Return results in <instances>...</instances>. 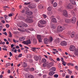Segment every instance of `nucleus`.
<instances>
[{"instance_id":"nucleus-32","label":"nucleus","mask_w":78,"mask_h":78,"mask_svg":"<svg viewBox=\"0 0 78 78\" xmlns=\"http://www.w3.org/2000/svg\"><path fill=\"white\" fill-rule=\"evenodd\" d=\"M58 6V4L56 2H55L53 5V6L54 7H55V8L56 7Z\"/></svg>"},{"instance_id":"nucleus-60","label":"nucleus","mask_w":78,"mask_h":78,"mask_svg":"<svg viewBox=\"0 0 78 78\" xmlns=\"http://www.w3.org/2000/svg\"><path fill=\"white\" fill-rule=\"evenodd\" d=\"M51 28H55V26H54V25H52L51 26Z\"/></svg>"},{"instance_id":"nucleus-27","label":"nucleus","mask_w":78,"mask_h":78,"mask_svg":"<svg viewBox=\"0 0 78 78\" xmlns=\"http://www.w3.org/2000/svg\"><path fill=\"white\" fill-rule=\"evenodd\" d=\"M9 37H12V34H11V32L9 31Z\"/></svg>"},{"instance_id":"nucleus-45","label":"nucleus","mask_w":78,"mask_h":78,"mask_svg":"<svg viewBox=\"0 0 78 78\" xmlns=\"http://www.w3.org/2000/svg\"><path fill=\"white\" fill-rule=\"evenodd\" d=\"M30 2H25L24 3V5H29V4H30Z\"/></svg>"},{"instance_id":"nucleus-23","label":"nucleus","mask_w":78,"mask_h":78,"mask_svg":"<svg viewBox=\"0 0 78 78\" xmlns=\"http://www.w3.org/2000/svg\"><path fill=\"white\" fill-rule=\"evenodd\" d=\"M51 22H53V23H56L57 22L56 21V20L55 18H52L51 20Z\"/></svg>"},{"instance_id":"nucleus-12","label":"nucleus","mask_w":78,"mask_h":78,"mask_svg":"<svg viewBox=\"0 0 78 78\" xmlns=\"http://www.w3.org/2000/svg\"><path fill=\"white\" fill-rule=\"evenodd\" d=\"M25 13L27 15H31L33 14V12L31 11H27Z\"/></svg>"},{"instance_id":"nucleus-47","label":"nucleus","mask_w":78,"mask_h":78,"mask_svg":"<svg viewBox=\"0 0 78 78\" xmlns=\"http://www.w3.org/2000/svg\"><path fill=\"white\" fill-rule=\"evenodd\" d=\"M62 64L63 65V66H66V62H62Z\"/></svg>"},{"instance_id":"nucleus-48","label":"nucleus","mask_w":78,"mask_h":78,"mask_svg":"<svg viewBox=\"0 0 78 78\" xmlns=\"http://www.w3.org/2000/svg\"><path fill=\"white\" fill-rule=\"evenodd\" d=\"M43 16L44 17V18H47V16L45 14H43Z\"/></svg>"},{"instance_id":"nucleus-59","label":"nucleus","mask_w":78,"mask_h":78,"mask_svg":"<svg viewBox=\"0 0 78 78\" xmlns=\"http://www.w3.org/2000/svg\"><path fill=\"white\" fill-rule=\"evenodd\" d=\"M4 8H9V7H8V6H3Z\"/></svg>"},{"instance_id":"nucleus-39","label":"nucleus","mask_w":78,"mask_h":78,"mask_svg":"<svg viewBox=\"0 0 78 78\" xmlns=\"http://www.w3.org/2000/svg\"><path fill=\"white\" fill-rule=\"evenodd\" d=\"M5 42H2L1 41L0 42V45H5Z\"/></svg>"},{"instance_id":"nucleus-37","label":"nucleus","mask_w":78,"mask_h":78,"mask_svg":"<svg viewBox=\"0 0 78 78\" xmlns=\"http://www.w3.org/2000/svg\"><path fill=\"white\" fill-rule=\"evenodd\" d=\"M13 42L14 43H16V42H19V41L17 40H16L13 39Z\"/></svg>"},{"instance_id":"nucleus-62","label":"nucleus","mask_w":78,"mask_h":78,"mask_svg":"<svg viewBox=\"0 0 78 78\" xmlns=\"http://www.w3.org/2000/svg\"><path fill=\"white\" fill-rule=\"evenodd\" d=\"M62 76H66V74H65V73H62Z\"/></svg>"},{"instance_id":"nucleus-52","label":"nucleus","mask_w":78,"mask_h":78,"mask_svg":"<svg viewBox=\"0 0 78 78\" xmlns=\"http://www.w3.org/2000/svg\"><path fill=\"white\" fill-rule=\"evenodd\" d=\"M54 1H55V0H51V4H53V3Z\"/></svg>"},{"instance_id":"nucleus-19","label":"nucleus","mask_w":78,"mask_h":78,"mask_svg":"<svg viewBox=\"0 0 78 78\" xmlns=\"http://www.w3.org/2000/svg\"><path fill=\"white\" fill-rule=\"evenodd\" d=\"M48 63H49V62H46L44 63L43 65V67H46V66H47L48 65Z\"/></svg>"},{"instance_id":"nucleus-36","label":"nucleus","mask_w":78,"mask_h":78,"mask_svg":"<svg viewBox=\"0 0 78 78\" xmlns=\"http://www.w3.org/2000/svg\"><path fill=\"white\" fill-rule=\"evenodd\" d=\"M48 58L49 59H50V60L51 61H52V62H53V61H54V60H53V58H51V57H48Z\"/></svg>"},{"instance_id":"nucleus-53","label":"nucleus","mask_w":78,"mask_h":78,"mask_svg":"<svg viewBox=\"0 0 78 78\" xmlns=\"http://www.w3.org/2000/svg\"><path fill=\"white\" fill-rule=\"evenodd\" d=\"M75 69L78 71V66H75Z\"/></svg>"},{"instance_id":"nucleus-34","label":"nucleus","mask_w":78,"mask_h":78,"mask_svg":"<svg viewBox=\"0 0 78 78\" xmlns=\"http://www.w3.org/2000/svg\"><path fill=\"white\" fill-rule=\"evenodd\" d=\"M46 61H47V60H46V59H45V58H43L42 59V62H46Z\"/></svg>"},{"instance_id":"nucleus-58","label":"nucleus","mask_w":78,"mask_h":78,"mask_svg":"<svg viewBox=\"0 0 78 78\" xmlns=\"http://www.w3.org/2000/svg\"><path fill=\"white\" fill-rule=\"evenodd\" d=\"M2 50L4 51H7V49L5 48H3Z\"/></svg>"},{"instance_id":"nucleus-63","label":"nucleus","mask_w":78,"mask_h":78,"mask_svg":"<svg viewBox=\"0 0 78 78\" xmlns=\"http://www.w3.org/2000/svg\"><path fill=\"white\" fill-rule=\"evenodd\" d=\"M46 76H47V75H44L43 76V78H46Z\"/></svg>"},{"instance_id":"nucleus-10","label":"nucleus","mask_w":78,"mask_h":78,"mask_svg":"<svg viewBox=\"0 0 78 78\" xmlns=\"http://www.w3.org/2000/svg\"><path fill=\"white\" fill-rule=\"evenodd\" d=\"M44 44H48V43L49 42L48 39V38H44Z\"/></svg>"},{"instance_id":"nucleus-29","label":"nucleus","mask_w":78,"mask_h":78,"mask_svg":"<svg viewBox=\"0 0 78 78\" xmlns=\"http://www.w3.org/2000/svg\"><path fill=\"white\" fill-rule=\"evenodd\" d=\"M22 27H28V25L25 23H23V24H22Z\"/></svg>"},{"instance_id":"nucleus-21","label":"nucleus","mask_w":78,"mask_h":78,"mask_svg":"<svg viewBox=\"0 0 78 78\" xmlns=\"http://www.w3.org/2000/svg\"><path fill=\"white\" fill-rule=\"evenodd\" d=\"M26 78H34V76H33L30 75L28 76H26Z\"/></svg>"},{"instance_id":"nucleus-4","label":"nucleus","mask_w":78,"mask_h":78,"mask_svg":"<svg viewBox=\"0 0 78 78\" xmlns=\"http://www.w3.org/2000/svg\"><path fill=\"white\" fill-rule=\"evenodd\" d=\"M29 8L33 9V8H35L36 7V4H31L28 5Z\"/></svg>"},{"instance_id":"nucleus-18","label":"nucleus","mask_w":78,"mask_h":78,"mask_svg":"<svg viewBox=\"0 0 78 78\" xmlns=\"http://www.w3.org/2000/svg\"><path fill=\"white\" fill-rule=\"evenodd\" d=\"M27 66V63L23 62L22 63V67H26Z\"/></svg>"},{"instance_id":"nucleus-11","label":"nucleus","mask_w":78,"mask_h":78,"mask_svg":"<svg viewBox=\"0 0 78 78\" xmlns=\"http://www.w3.org/2000/svg\"><path fill=\"white\" fill-rule=\"evenodd\" d=\"M61 45L62 46L67 45V42L65 41H63L61 43Z\"/></svg>"},{"instance_id":"nucleus-51","label":"nucleus","mask_w":78,"mask_h":78,"mask_svg":"<svg viewBox=\"0 0 78 78\" xmlns=\"http://www.w3.org/2000/svg\"><path fill=\"white\" fill-rule=\"evenodd\" d=\"M21 12H22V13H25V9H23V10H22V11Z\"/></svg>"},{"instance_id":"nucleus-41","label":"nucleus","mask_w":78,"mask_h":78,"mask_svg":"<svg viewBox=\"0 0 78 78\" xmlns=\"http://www.w3.org/2000/svg\"><path fill=\"white\" fill-rule=\"evenodd\" d=\"M30 71H34V68L33 67L31 68L30 69Z\"/></svg>"},{"instance_id":"nucleus-33","label":"nucleus","mask_w":78,"mask_h":78,"mask_svg":"<svg viewBox=\"0 0 78 78\" xmlns=\"http://www.w3.org/2000/svg\"><path fill=\"white\" fill-rule=\"evenodd\" d=\"M55 42L57 43L59 42V38H56L55 39Z\"/></svg>"},{"instance_id":"nucleus-20","label":"nucleus","mask_w":78,"mask_h":78,"mask_svg":"<svg viewBox=\"0 0 78 78\" xmlns=\"http://www.w3.org/2000/svg\"><path fill=\"white\" fill-rule=\"evenodd\" d=\"M34 59L36 61H37L39 60V58L37 56L35 55L34 56Z\"/></svg>"},{"instance_id":"nucleus-7","label":"nucleus","mask_w":78,"mask_h":78,"mask_svg":"<svg viewBox=\"0 0 78 78\" xmlns=\"http://www.w3.org/2000/svg\"><path fill=\"white\" fill-rule=\"evenodd\" d=\"M66 8H68L69 9H72L73 8V6L70 3H69L67 5Z\"/></svg>"},{"instance_id":"nucleus-61","label":"nucleus","mask_w":78,"mask_h":78,"mask_svg":"<svg viewBox=\"0 0 78 78\" xmlns=\"http://www.w3.org/2000/svg\"><path fill=\"white\" fill-rule=\"evenodd\" d=\"M57 61H60V59H59V58H57Z\"/></svg>"},{"instance_id":"nucleus-5","label":"nucleus","mask_w":78,"mask_h":78,"mask_svg":"<svg viewBox=\"0 0 78 78\" xmlns=\"http://www.w3.org/2000/svg\"><path fill=\"white\" fill-rule=\"evenodd\" d=\"M23 44L25 45H29V44H31V41L30 40H27L26 41H24L23 42Z\"/></svg>"},{"instance_id":"nucleus-17","label":"nucleus","mask_w":78,"mask_h":78,"mask_svg":"<svg viewBox=\"0 0 78 78\" xmlns=\"http://www.w3.org/2000/svg\"><path fill=\"white\" fill-rule=\"evenodd\" d=\"M25 38L23 37H21L19 38V40L20 41H25Z\"/></svg>"},{"instance_id":"nucleus-57","label":"nucleus","mask_w":78,"mask_h":78,"mask_svg":"<svg viewBox=\"0 0 78 78\" xmlns=\"http://www.w3.org/2000/svg\"><path fill=\"white\" fill-rule=\"evenodd\" d=\"M24 51L25 53H27V52L28 51V50L26 49Z\"/></svg>"},{"instance_id":"nucleus-22","label":"nucleus","mask_w":78,"mask_h":78,"mask_svg":"<svg viewBox=\"0 0 78 78\" xmlns=\"http://www.w3.org/2000/svg\"><path fill=\"white\" fill-rule=\"evenodd\" d=\"M70 2L71 3H72L73 5H76V2H75V1L73 0H70Z\"/></svg>"},{"instance_id":"nucleus-49","label":"nucleus","mask_w":78,"mask_h":78,"mask_svg":"<svg viewBox=\"0 0 78 78\" xmlns=\"http://www.w3.org/2000/svg\"><path fill=\"white\" fill-rule=\"evenodd\" d=\"M9 55H10V57H11V56H12V53H11V52H9Z\"/></svg>"},{"instance_id":"nucleus-43","label":"nucleus","mask_w":78,"mask_h":78,"mask_svg":"<svg viewBox=\"0 0 78 78\" xmlns=\"http://www.w3.org/2000/svg\"><path fill=\"white\" fill-rule=\"evenodd\" d=\"M22 56V54H20L18 56V58H21V57Z\"/></svg>"},{"instance_id":"nucleus-13","label":"nucleus","mask_w":78,"mask_h":78,"mask_svg":"<svg viewBox=\"0 0 78 78\" xmlns=\"http://www.w3.org/2000/svg\"><path fill=\"white\" fill-rule=\"evenodd\" d=\"M53 66V64L52 62H51L49 63L47 67L48 69H50V67H51Z\"/></svg>"},{"instance_id":"nucleus-64","label":"nucleus","mask_w":78,"mask_h":78,"mask_svg":"<svg viewBox=\"0 0 78 78\" xmlns=\"http://www.w3.org/2000/svg\"><path fill=\"white\" fill-rule=\"evenodd\" d=\"M0 19H1V20H3V17H0Z\"/></svg>"},{"instance_id":"nucleus-9","label":"nucleus","mask_w":78,"mask_h":78,"mask_svg":"<svg viewBox=\"0 0 78 78\" xmlns=\"http://www.w3.org/2000/svg\"><path fill=\"white\" fill-rule=\"evenodd\" d=\"M25 21L27 22H28V23H32L33 21L32 19H27L25 20Z\"/></svg>"},{"instance_id":"nucleus-8","label":"nucleus","mask_w":78,"mask_h":78,"mask_svg":"<svg viewBox=\"0 0 78 78\" xmlns=\"http://www.w3.org/2000/svg\"><path fill=\"white\" fill-rule=\"evenodd\" d=\"M63 14L65 17H67L68 16V14L67 13V12L65 10H64L63 11Z\"/></svg>"},{"instance_id":"nucleus-14","label":"nucleus","mask_w":78,"mask_h":78,"mask_svg":"<svg viewBox=\"0 0 78 78\" xmlns=\"http://www.w3.org/2000/svg\"><path fill=\"white\" fill-rule=\"evenodd\" d=\"M40 23L41 24L45 25V24H46V21L44 20H42L40 21Z\"/></svg>"},{"instance_id":"nucleus-1","label":"nucleus","mask_w":78,"mask_h":78,"mask_svg":"<svg viewBox=\"0 0 78 78\" xmlns=\"http://www.w3.org/2000/svg\"><path fill=\"white\" fill-rule=\"evenodd\" d=\"M70 51H75V55L76 56H78V48L76 49L75 46L73 45L70 46L69 48Z\"/></svg>"},{"instance_id":"nucleus-25","label":"nucleus","mask_w":78,"mask_h":78,"mask_svg":"<svg viewBox=\"0 0 78 78\" xmlns=\"http://www.w3.org/2000/svg\"><path fill=\"white\" fill-rule=\"evenodd\" d=\"M71 21V19H66L65 20V22L66 23H69V22H70Z\"/></svg>"},{"instance_id":"nucleus-6","label":"nucleus","mask_w":78,"mask_h":78,"mask_svg":"<svg viewBox=\"0 0 78 78\" xmlns=\"http://www.w3.org/2000/svg\"><path fill=\"white\" fill-rule=\"evenodd\" d=\"M71 21L73 23H75L76 22V18L75 17H73L72 19H71Z\"/></svg>"},{"instance_id":"nucleus-54","label":"nucleus","mask_w":78,"mask_h":78,"mask_svg":"<svg viewBox=\"0 0 78 78\" xmlns=\"http://www.w3.org/2000/svg\"><path fill=\"white\" fill-rule=\"evenodd\" d=\"M2 33L3 34H4L5 36H7V35H8V34H7V33H6V32L3 33Z\"/></svg>"},{"instance_id":"nucleus-15","label":"nucleus","mask_w":78,"mask_h":78,"mask_svg":"<svg viewBox=\"0 0 78 78\" xmlns=\"http://www.w3.org/2000/svg\"><path fill=\"white\" fill-rule=\"evenodd\" d=\"M48 40L49 42H52V41H53V38L52 37L50 36L49 37Z\"/></svg>"},{"instance_id":"nucleus-55","label":"nucleus","mask_w":78,"mask_h":78,"mask_svg":"<svg viewBox=\"0 0 78 78\" xmlns=\"http://www.w3.org/2000/svg\"><path fill=\"white\" fill-rule=\"evenodd\" d=\"M9 17H12V14L11 13L9 14Z\"/></svg>"},{"instance_id":"nucleus-28","label":"nucleus","mask_w":78,"mask_h":78,"mask_svg":"<svg viewBox=\"0 0 78 78\" xmlns=\"http://www.w3.org/2000/svg\"><path fill=\"white\" fill-rule=\"evenodd\" d=\"M47 9L48 11H51L52 10V8L50 6H49L48 8Z\"/></svg>"},{"instance_id":"nucleus-50","label":"nucleus","mask_w":78,"mask_h":78,"mask_svg":"<svg viewBox=\"0 0 78 78\" xmlns=\"http://www.w3.org/2000/svg\"><path fill=\"white\" fill-rule=\"evenodd\" d=\"M3 29V27L2 26L0 27V32Z\"/></svg>"},{"instance_id":"nucleus-26","label":"nucleus","mask_w":78,"mask_h":78,"mask_svg":"<svg viewBox=\"0 0 78 78\" xmlns=\"http://www.w3.org/2000/svg\"><path fill=\"white\" fill-rule=\"evenodd\" d=\"M48 14L49 16H51V15H52L53 14V12H48Z\"/></svg>"},{"instance_id":"nucleus-24","label":"nucleus","mask_w":78,"mask_h":78,"mask_svg":"<svg viewBox=\"0 0 78 78\" xmlns=\"http://www.w3.org/2000/svg\"><path fill=\"white\" fill-rule=\"evenodd\" d=\"M55 72H53V71H51L49 73V75L50 76H52V75H53L54 74H55Z\"/></svg>"},{"instance_id":"nucleus-2","label":"nucleus","mask_w":78,"mask_h":78,"mask_svg":"<svg viewBox=\"0 0 78 78\" xmlns=\"http://www.w3.org/2000/svg\"><path fill=\"white\" fill-rule=\"evenodd\" d=\"M37 37L39 42H42V39L44 37L41 35H37Z\"/></svg>"},{"instance_id":"nucleus-31","label":"nucleus","mask_w":78,"mask_h":78,"mask_svg":"<svg viewBox=\"0 0 78 78\" xmlns=\"http://www.w3.org/2000/svg\"><path fill=\"white\" fill-rule=\"evenodd\" d=\"M75 36V32H73L71 35V37H73Z\"/></svg>"},{"instance_id":"nucleus-44","label":"nucleus","mask_w":78,"mask_h":78,"mask_svg":"<svg viewBox=\"0 0 78 78\" xmlns=\"http://www.w3.org/2000/svg\"><path fill=\"white\" fill-rule=\"evenodd\" d=\"M6 27L7 28H8L9 27V25L8 24H6Z\"/></svg>"},{"instance_id":"nucleus-46","label":"nucleus","mask_w":78,"mask_h":78,"mask_svg":"<svg viewBox=\"0 0 78 78\" xmlns=\"http://www.w3.org/2000/svg\"><path fill=\"white\" fill-rule=\"evenodd\" d=\"M7 66H10V65H11V63L9 62V63H6V64Z\"/></svg>"},{"instance_id":"nucleus-38","label":"nucleus","mask_w":78,"mask_h":78,"mask_svg":"<svg viewBox=\"0 0 78 78\" xmlns=\"http://www.w3.org/2000/svg\"><path fill=\"white\" fill-rule=\"evenodd\" d=\"M4 17H5V19H8V18H9V16L6 15H4Z\"/></svg>"},{"instance_id":"nucleus-3","label":"nucleus","mask_w":78,"mask_h":78,"mask_svg":"<svg viewBox=\"0 0 78 78\" xmlns=\"http://www.w3.org/2000/svg\"><path fill=\"white\" fill-rule=\"evenodd\" d=\"M64 29H65V27H64L58 26L57 28V31L60 32V31H63Z\"/></svg>"},{"instance_id":"nucleus-40","label":"nucleus","mask_w":78,"mask_h":78,"mask_svg":"<svg viewBox=\"0 0 78 78\" xmlns=\"http://www.w3.org/2000/svg\"><path fill=\"white\" fill-rule=\"evenodd\" d=\"M58 11H60V12H62V8L61 7L58 9Z\"/></svg>"},{"instance_id":"nucleus-16","label":"nucleus","mask_w":78,"mask_h":78,"mask_svg":"<svg viewBox=\"0 0 78 78\" xmlns=\"http://www.w3.org/2000/svg\"><path fill=\"white\" fill-rule=\"evenodd\" d=\"M50 70L51 72H55L56 70V68L55 67H52L50 69Z\"/></svg>"},{"instance_id":"nucleus-30","label":"nucleus","mask_w":78,"mask_h":78,"mask_svg":"<svg viewBox=\"0 0 78 78\" xmlns=\"http://www.w3.org/2000/svg\"><path fill=\"white\" fill-rule=\"evenodd\" d=\"M43 6L42 5H40L38 6L39 8H40L41 9H43Z\"/></svg>"},{"instance_id":"nucleus-42","label":"nucleus","mask_w":78,"mask_h":78,"mask_svg":"<svg viewBox=\"0 0 78 78\" xmlns=\"http://www.w3.org/2000/svg\"><path fill=\"white\" fill-rule=\"evenodd\" d=\"M55 78H58V74H55L54 76Z\"/></svg>"},{"instance_id":"nucleus-35","label":"nucleus","mask_w":78,"mask_h":78,"mask_svg":"<svg viewBox=\"0 0 78 78\" xmlns=\"http://www.w3.org/2000/svg\"><path fill=\"white\" fill-rule=\"evenodd\" d=\"M31 49L32 51H35L36 50V48L32 47L31 48Z\"/></svg>"},{"instance_id":"nucleus-56","label":"nucleus","mask_w":78,"mask_h":78,"mask_svg":"<svg viewBox=\"0 0 78 78\" xmlns=\"http://www.w3.org/2000/svg\"><path fill=\"white\" fill-rule=\"evenodd\" d=\"M1 22L3 23H5V21L4 20L1 21Z\"/></svg>"}]
</instances>
